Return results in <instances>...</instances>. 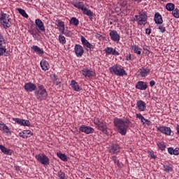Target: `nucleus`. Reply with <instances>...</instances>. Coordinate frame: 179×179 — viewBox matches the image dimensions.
<instances>
[{"label":"nucleus","instance_id":"nucleus-1","mask_svg":"<svg viewBox=\"0 0 179 179\" xmlns=\"http://www.w3.org/2000/svg\"><path fill=\"white\" fill-rule=\"evenodd\" d=\"M114 125L116 127L118 132L121 134V135H125L127 134V131L129 127V124H131V121L129 120H122L117 117L114 119Z\"/></svg>","mask_w":179,"mask_h":179},{"label":"nucleus","instance_id":"nucleus-2","mask_svg":"<svg viewBox=\"0 0 179 179\" xmlns=\"http://www.w3.org/2000/svg\"><path fill=\"white\" fill-rule=\"evenodd\" d=\"M35 96L37 100H45L47 99V90L43 85H38V90L35 92Z\"/></svg>","mask_w":179,"mask_h":179},{"label":"nucleus","instance_id":"nucleus-3","mask_svg":"<svg viewBox=\"0 0 179 179\" xmlns=\"http://www.w3.org/2000/svg\"><path fill=\"white\" fill-rule=\"evenodd\" d=\"M109 69L111 73L117 75V76H124V75H126L125 70L118 65L113 66Z\"/></svg>","mask_w":179,"mask_h":179},{"label":"nucleus","instance_id":"nucleus-4","mask_svg":"<svg viewBox=\"0 0 179 179\" xmlns=\"http://www.w3.org/2000/svg\"><path fill=\"white\" fill-rule=\"evenodd\" d=\"M94 124L96 126V127L98 128L99 131H101V132H103V134H107V124H106L105 122L99 120V118L95 117L94 119Z\"/></svg>","mask_w":179,"mask_h":179},{"label":"nucleus","instance_id":"nucleus-5","mask_svg":"<svg viewBox=\"0 0 179 179\" xmlns=\"http://www.w3.org/2000/svg\"><path fill=\"white\" fill-rule=\"evenodd\" d=\"M0 22L3 24L4 29H8V27H10L12 24V22L10 21V18L6 13H2L0 17Z\"/></svg>","mask_w":179,"mask_h":179},{"label":"nucleus","instance_id":"nucleus-6","mask_svg":"<svg viewBox=\"0 0 179 179\" xmlns=\"http://www.w3.org/2000/svg\"><path fill=\"white\" fill-rule=\"evenodd\" d=\"M134 20L138 22V24H145L148 20V15L145 13H140L134 16Z\"/></svg>","mask_w":179,"mask_h":179},{"label":"nucleus","instance_id":"nucleus-7","mask_svg":"<svg viewBox=\"0 0 179 179\" xmlns=\"http://www.w3.org/2000/svg\"><path fill=\"white\" fill-rule=\"evenodd\" d=\"M36 159L39 163H41V164H43L44 166H48V164H50V159H48V157L44 154L36 155Z\"/></svg>","mask_w":179,"mask_h":179},{"label":"nucleus","instance_id":"nucleus-8","mask_svg":"<svg viewBox=\"0 0 179 179\" xmlns=\"http://www.w3.org/2000/svg\"><path fill=\"white\" fill-rule=\"evenodd\" d=\"M81 73L85 78H93L94 76H96V73L89 69H83Z\"/></svg>","mask_w":179,"mask_h":179},{"label":"nucleus","instance_id":"nucleus-9","mask_svg":"<svg viewBox=\"0 0 179 179\" xmlns=\"http://www.w3.org/2000/svg\"><path fill=\"white\" fill-rule=\"evenodd\" d=\"M79 130L80 132H84L85 134H87V135H89V134H93V132H94V129H93V127L86 125H82L79 128Z\"/></svg>","mask_w":179,"mask_h":179},{"label":"nucleus","instance_id":"nucleus-10","mask_svg":"<svg viewBox=\"0 0 179 179\" xmlns=\"http://www.w3.org/2000/svg\"><path fill=\"white\" fill-rule=\"evenodd\" d=\"M76 55L77 57H82L85 53V50H83V47L80 45L76 44L74 48Z\"/></svg>","mask_w":179,"mask_h":179},{"label":"nucleus","instance_id":"nucleus-11","mask_svg":"<svg viewBox=\"0 0 179 179\" xmlns=\"http://www.w3.org/2000/svg\"><path fill=\"white\" fill-rule=\"evenodd\" d=\"M159 132L164 134L165 135H171V129L165 126H162L157 128Z\"/></svg>","mask_w":179,"mask_h":179},{"label":"nucleus","instance_id":"nucleus-12","mask_svg":"<svg viewBox=\"0 0 179 179\" xmlns=\"http://www.w3.org/2000/svg\"><path fill=\"white\" fill-rule=\"evenodd\" d=\"M36 89H37V87L31 83H27L24 85V90L26 92H34Z\"/></svg>","mask_w":179,"mask_h":179},{"label":"nucleus","instance_id":"nucleus-13","mask_svg":"<svg viewBox=\"0 0 179 179\" xmlns=\"http://www.w3.org/2000/svg\"><path fill=\"white\" fill-rule=\"evenodd\" d=\"M109 34L113 41H120V35L117 31H110Z\"/></svg>","mask_w":179,"mask_h":179},{"label":"nucleus","instance_id":"nucleus-14","mask_svg":"<svg viewBox=\"0 0 179 179\" xmlns=\"http://www.w3.org/2000/svg\"><path fill=\"white\" fill-rule=\"evenodd\" d=\"M81 42L83 45L87 47V48H90V50H93L94 48V45L89 43V41L83 36L81 37Z\"/></svg>","mask_w":179,"mask_h":179},{"label":"nucleus","instance_id":"nucleus-15","mask_svg":"<svg viewBox=\"0 0 179 179\" xmlns=\"http://www.w3.org/2000/svg\"><path fill=\"white\" fill-rule=\"evenodd\" d=\"M35 24H36L39 30H41V31H45V27H44V23L43 22V21H41V20L36 19L35 20Z\"/></svg>","mask_w":179,"mask_h":179},{"label":"nucleus","instance_id":"nucleus-16","mask_svg":"<svg viewBox=\"0 0 179 179\" xmlns=\"http://www.w3.org/2000/svg\"><path fill=\"white\" fill-rule=\"evenodd\" d=\"M72 4L75 8H77L78 9H83L85 8V4H83V2L82 1H78V0H73Z\"/></svg>","mask_w":179,"mask_h":179},{"label":"nucleus","instance_id":"nucleus-17","mask_svg":"<svg viewBox=\"0 0 179 179\" xmlns=\"http://www.w3.org/2000/svg\"><path fill=\"white\" fill-rule=\"evenodd\" d=\"M71 86L72 89L75 90V92H80V90H82V88L79 87V85L78 84V83L73 80H71Z\"/></svg>","mask_w":179,"mask_h":179},{"label":"nucleus","instance_id":"nucleus-18","mask_svg":"<svg viewBox=\"0 0 179 179\" xmlns=\"http://www.w3.org/2000/svg\"><path fill=\"white\" fill-rule=\"evenodd\" d=\"M155 22L157 24H162V23H163V18H162V15H160V13H155Z\"/></svg>","mask_w":179,"mask_h":179},{"label":"nucleus","instance_id":"nucleus-19","mask_svg":"<svg viewBox=\"0 0 179 179\" xmlns=\"http://www.w3.org/2000/svg\"><path fill=\"white\" fill-rule=\"evenodd\" d=\"M136 87V89H139L140 90H146V89H148V86L146 85V84L142 81L138 82Z\"/></svg>","mask_w":179,"mask_h":179},{"label":"nucleus","instance_id":"nucleus-20","mask_svg":"<svg viewBox=\"0 0 179 179\" xmlns=\"http://www.w3.org/2000/svg\"><path fill=\"white\" fill-rule=\"evenodd\" d=\"M137 107L139 111H145V108H146V103L143 102V101H138L137 102Z\"/></svg>","mask_w":179,"mask_h":179},{"label":"nucleus","instance_id":"nucleus-21","mask_svg":"<svg viewBox=\"0 0 179 179\" xmlns=\"http://www.w3.org/2000/svg\"><path fill=\"white\" fill-rule=\"evenodd\" d=\"M40 64L43 71H48L50 68V64H48V62H47L46 60H41Z\"/></svg>","mask_w":179,"mask_h":179},{"label":"nucleus","instance_id":"nucleus-22","mask_svg":"<svg viewBox=\"0 0 179 179\" xmlns=\"http://www.w3.org/2000/svg\"><path fill=\"white\" fill-rule=\"evenodd\" d=\"M0 130L3 131L4 134H10V131L9 130V128L3 123H0Z\"/></svg>","mask_w":179,"mask_h":179},{"label":"nucleus","instance_id":"nucleus-23","mask_svg":"<svg viewBox=\"0 0 179 179\" xmlns=\"http://www.w3.org/2000/svg\"><path fill=\"white\" fill-rule=\"evenodd\" d=\"M57 26L59 28V31L62 32V34H64L65 31V24L61 20L57 21Z\"/></svg>","mask_w":179,"mask_h":179},{"label":"nucleus","instance_id":"nucleus-24","mask_svg":"<svg viewBox=\"0 0 179 179\" xmlns=\"http://www.w3.org/2000/svg\"><path fill=\"white\" fill-rule=\"evenodd\" d=\"M31 50H33V51H34V52H36V54H39L41 55H43V54H44V50H43V49L38 48V46H37V45L32 46Z\"/></svg>","mask_w":179,"mask_h":179},{"label":"nucleus","instance_id":"nucleus-25","mask_svg":"<svg viewBox=\"0 0 179 179\" xmlns=\"http://www.w3.org/2000/svg\"><path fill=\"white\" fill-rule=\"evenodd\" d=\"M150 72V70L149 69H144L142 68L140 69V75L142 76V78H145V76H148V74Z\"/></svg>","mask_w":179,"mask_h":179},{"label":"nucleus","instance_id":"nucleus-26","mask_svg":"<svg viewBox=\"0 0 179 179\" xmlns=\"http://www.w3.org/2000/svg\"><path fill=\"white\" fill-rule=\"evenodd\" d=\"M0 149L1 152H3V153H4L5 155H8L10 156V155H12V150L5 148V146L2 145H0Z\"/></svg>","mask_w":179,"mask_h":179},{"label":"nucleus","instance_id":"nucleus-27","mask_svg":"<svg viewBox=\"0 0 179 179\" xmlns=\"http://www.w3.org/2000/svg\"><path fill=\"white\" fill-rule=\"evenodd\" d=\"M110 153H118L120 152V146L117 144L113 145L110 149Z\"/></svg>","mask_w":179,"mask_h":179},{"label":"nucleus","instance_id":"nucleus-28","mask_svg":"<svg viewBox=\"0 0 179 179\" xmlns=\"http://www.w3.org/2000/svg\"><path fill=\"white\" fill-rule=\"evenodd\" d=\"M13 121H15V122H17L20 125H22L23 122H25V124H29V120H26L23 119L14 118Z\"/></svg>","mask_w":179,"mask_h":179},{"label":"nucleus","instance_id":"nucleus-29","mask_svg":"<svg viewBox=\"0 0 179 179\" xmlns=\"http://www.w3.org/2000/svg\"><path fill=\"white\" fill-rule=\"evenodd\" d=\"M82 10H83L84 15H87V16H93V12H92V10H90L85 7L82 9Z\"/></svg>","mask_w":179,"mask_h":179},{"label":"nucleus","instance_id":"nucleus-30","mask_svg":"<svg viewBox=\"0 0 179 179\" xmlns=\"http://www.w3.org/2000/svg\"><path fill=\"white\" fill-rule=\"evenodd\" d=\"M132 50L134 52H135V54H138V55H141V51L142 50L141 48H139L138 46L134 45L132 47Z\"/></svg>","mask_w":179,"mask_h":179},{"label":"nucleus","instance_id":"nucleus-31","mask_svg":"<svg viewBox=\"0 0 179 179\" xmlns=\"http://www.w3.org/2000/svg\"><path fill=\"white\" fill-rule=\"evenodd\" d=\"M164 170L166 171V173H171V171H173V166L164 165Z\"/></svg>","mask_w":179,"mask_h":179},{"label":"nucleus","instance_id":"nucleus-32","mask_svg":"<svg viewBox=\"0 0 179 179\" xmlns=\"http://www.w3.org/2000/svg\"><path fill=\"white\" fill-rule=\"evenodd\" d=\"M57 155L59 157V159H61V160H62L63 162H67L68 158L66 157V155H65V154L57 152Z\"/></svg>","mask_w":179,"mask_h":179},{"label":"nucleus","instance_id":"nucleus-33","mask_svg":"<svg viewBox=\"0 0 179 179\" xmlns=\"http://www.w3.org/2000/svg\"><path fill=\"white\" fill-rule=\"evenodd\" d=\"M174 3H168L166 6V9H167V10H169L170 12H171V10H174Z\"/></svg>","mask_w":179,"mask_h":179},{"label":"nucleus","instance_id":"nucleus-34","mask_svg":"<svg viewBox=\"0 0 179 179\" xmlns=\"http://www.w3.org/2000/svg\"><path fill=\"white\" fill-rule=\"evenodd\" d=\"M17 10L19 12V13H20V15H22V16H23L24 17H29V15H27V13H26V11L22 8H17Z\"/></svg>","mask_w":179,"mask_h":179},{"label":"nucleus","instance_id":"nucleus-35","mask_svg":"<svg viewBox=\"0 0 179 179\" xmlns=\"http://www.w3.org/2000/svg\"><path fill=\"white\" fill-rule=\"evenodd\" d=\"M70 23H71V24H74V26H78V24H79V20L76 19V17H72Z\"/></svg>","mask_w":179,"mask_h":179},{"label":"nucleus","instance_id":"nucleus-36","mask_svg":"<svg viewBox=\"0 0 179 179\" xmlns=\"http://www.w3.org/2000/svg\"><path fill=\"white\" fill-rule=\"evenodd\" d=\"M106 54H107L108 55H112L113 54V48L111 47H107L105 50H104Z\"/></svg>","mask_w":179,"mask_h":179},{"label":"nucleus","instance_id":"nucleus-37","mask_svg":"<svg viewBox=\"0 0 179 179\" xmlns=\"http://www.w3.org/2000/svg\"><path fill=\"white\" fill-rule=\"evenodd\" d=\"M59 41L60 44H65L66 43V39L65 38V36L59 35Z\"/></svg>","mask_w":179,"mask_h":179},{"label":"nucleus","instance_id":"nucleus-38","mask_svg":"<svg viewBox=\"0 0 179 179\" xmlns=\"http://www.w3.org/2000/svg\"><path fill=\"white\" fill-rule=\"evenodd\" d=\"M157 146L162 150H164L166 149V145L163 142L158 143Z\"/></svg>","mask_w":179,"mask_h":179},{"label":"nucleus","instance_id":"nucleus-39","mask_svg":"<svg viewBox=\"0 0 179 179\" xmlns=\"http://www.w3.org/2000/svg\"><path fill=\"white\" fill-rule=\"evenodd\" d=\"M113 162H114L115 164H117V167H121V163L120 161L117 159V157H113Z\"/></svg>","mask_w":179,"mask_h":179},{"label":"nucleus","instance_id":"nucleus-40","mask_svg":"<svg viewBox=\"0 0 179 179\" xmlns=\"http://www.w3.org/2000/svg\"><path fill=\"white\" fill-rule=\"evenodd\" d=\"M58 177L60 179H66V178L65 177V173L62 172V171H59L58 172Z\"/></svg>","mask_w":179,"mask_h":179},{"label":"nucleus","instance_id":"nucleus-41","mask_svg":"<svg viewBox=\"0 0 179 179\" xmlns=\"http://www.w3.org/2000/svg\"><path fill=\"white\" fill-rule=\"evenodd\" d=\"M174 17H176L177 19H178L179 17V10L178 8L175 9L173 12H172Z\"/></svg>","mask_w":179,"mask_h":179},{"label":"nucleus","instance_id":"nucleus-42","mask_svg":"<svg viewBox=\"0 0 179 179\" xmlns=\"http://www.w3.org/2000/svg\"><path fill=\"white\" fill-rule=\"evenodd\" d=\"M5 44V38H3V36L0 34V47H2Z\"/></svg>","mask_w":179,"mask_h":179},{"label":"nucleus","instance_id":"nucleus-43","mask_svg":"<svg viewBox=\"0 0 179 179\" xmlns=\"http://www.w3.org/2000/svg\"><path fill=\"white\" fill-rule=\"evenodd\" d=\"M24 132L27 138H30V136L33 135V134L31 133V131H30V130H24Z\"/></svg>","mask_w":179,"mask_h":179},{"label":"nucleus","instance_id":"nucleus-44","mask_svg":"<svg viewBox=\"0 0 179 179\" xmlns=\"http://www.w3.org/2000/svg\"><path fill=\"white\" fill-rule=\"evenodd\" d=\"M6 52V48H0V57L1 55H3Z\"/></svg>","mask_w":179,"mask_h":179},{"label":"nucleus","instance_id":"nucleus-45","mask_svg":"<svg viewBox=\"0 0 179 179\" xmlns=\"http://www.w3.org/2000/svg\"><path fill=\"white\" fill-rule=\"evenodd\" d=\"M143 122V124H147V125H150V124H152V122L145 119V117H144V120H143V122Z\"/></svg>","mask_w":179,"mask_h":179},{"label":"nucleus","instance_id":"nucleus-46","mask_svg":"<svg viewBox=\"0 0 179 179\" xmlns=\"http://www.w3.org/2000/svg\"><path fill=\"white\" fill-rule=\"evenodd\" d=\"M159 29L160 30V31L162 33H164L166 31V27H164V26H163V25H159Z\"/></svg>","mask_w":179,"mask_h":179},{"label":"nucleus","instance_id":"nucleus-47","mask_svg":"<svg viewBox=\"0 0 179 179\" xmlns=\"http://www.w3.org/2000/svg\"><path fill=\"white\" fill-rule=\"evenodd\" d=\"M136 118H138V120H141V122H143V120H145V117H143V116H142L141 114H137Z\"/></svg>","mask_w":179,"mask_h":179},{"label":"nucleus","instance_id":"nucleus-48","mask_svg":"<svg viewBox=\"0 0 179 179\" xmlns=\"http://www.w3.org/2000/svg\"><path fill=\"white\" fill-rule=\"evenodd\" d=\"M178 154H179V148H175V150H173V155L175 156H178Z\"/></svg>","mask_w":179,"mask_h":179},{"label":"nucleus","instance_id":"nucleus-49","mask_svg":"<svg viewBox=\"0 0 179 179\" xmlns=\"http://www.w3.org/2000/svg\"><path fill=\"white\" fill-rule=\"evenodd\" d=\"M112 55H120V52H118V51H117L115 49L113 48Z\"/></svg>","mask_w":179,"mask_h":179},{"label":"nucleus","instance_id":"nucleus-50","mask_svg":"<svg viewBox=\"0 0 179 179\" xmlns=\"http://www.w3.org/2000/svg\"><path fill=\"white\" fill-rule=\"evenodd\" d=\"M168 152L170 155H174V149L173 148H168Z\"/></svg>","mask_w":179,"mask_h":179},{"label":"nucleus","instance_id":"nucleus-51","mask_svg":"<svg viewBox=\"0 0 179 179\" xmlns=\"http://www.w3.org/2000/svg\"><path fill=\"white\" fill-rule=\"evenodd\" d=\"M126 59L127 61H131L132 59V56L131 55V54H127L126 55Z\"/></svg>","mask_w":179,"mask_h":179},{"label":"nucleus","instance_id":"nucleus-52","mask_svg":"<svg viewBox=\"0 0 179 179\" xmlns=\"http://www.w3.org/2000/svg\"><path fill=\"white\" fill-rule=\"evenodd\" d=\"M20 138H27L24 133V131L20 133Z\"/></svg>","mask_w":179,"mask_h":179},{"label":"nucleus","instance_id":"nucleus-53","mask_svg":"<svg viewBox=\"0 0 179 179\" xmlns=\"http://www.w3.org/2000/svg\"><path fill=\"white\" fill-rule=\"evenodd\" d=\"M152 33V30L150 29H145V34H150Z\"/></svg>","mask_w":179,"mask_h":179},{"label":"nucleus","instance_id":"nucleus-54","mask_svg":"<svg viewBox=\"0 0 179 179\" xmlns=\"http://www.w3.org/2000/svg\"><path fill=\"white\" fill-rule=\"evenodd\" d=\"M22 125L24 127H30V122L28 120V124H26V122H23Z\"/></svg>","mask_w":179,"mask_h":179},{"label":"nucleus","instance_id":"nucleus-55","mask_svg":"<svg viewBox=\"0 0 179 179\" xmlns=\"http://www.w3.org/2000/svg\"><path fill=\"white\" fill-rule=\"evenodd\" d=\"M155 85H156V83L153 80H151L150 82V85L151 86V87H153V86H155Z\"/></svg>","mask_w":179,"mask_h":179},{"label":"nucleus","instance_id":"nucleus-56","mask_svg":"<svg viewBox=\"0 0 179 179\" xmlns=\"http://www.w3.org/2000/svg\"><path fill=\"white\" fill-rule=\"evenodd\" d=\"M150 156H151V157H152V159H156V155H155L154 153H151V154H150Z\"/></svg>","mask_w":179,"mask_h":179},{"label":"nucleus","instance_id":"nucleus-57","mask_svg":"<svg viewBox=\"0 0 179 179\" xmlns=\"http://www.w3.org/2000/svg\"><path fill=\"white\" fill-rule=\"evenodd\" d=\"M176 129H177L178 135H179V124L177 125Z\"/></svg>","mask_w":179,"mask_h":179},{"label":"nucleus","instance_id":"nucleus-58","mask_svg":"<svg viewBox=\"0 0 179 179\" xmlns=\"http://www.w3.org/2000/svg\"><path fill=\"white\" fill-rule=\"evenodd\" d=\"M134 1H142V0H134Z\"/></svg>","mask_w":179,"mask_h":179},{"label":"nucleus","instance_id":"nucleus-59","mask_svg":"<svg viewBox=\"0 0 179 179\" xmlns=\"http://www.w3.org/2000/svg\"><path fill=\"white\" fill-rule=\"evenodd\" d=\"M68 34H69V36H71V32H69Z\"/></svg>","mask_w":179,"mask_h":179},{"label":"nucleus","instance_id":"nucleus-60","mask_svg":"<svg viewBox=\"0 0 179 179\" xmlns=\"http://www.w3.org/2000/svg\"><path fill=\"white\" fill-rule=\"evenodd\" d=\"M162 1H164V0H162Z\"/></svg>","mask_w":179,"mask_h":179}]
</instances>
